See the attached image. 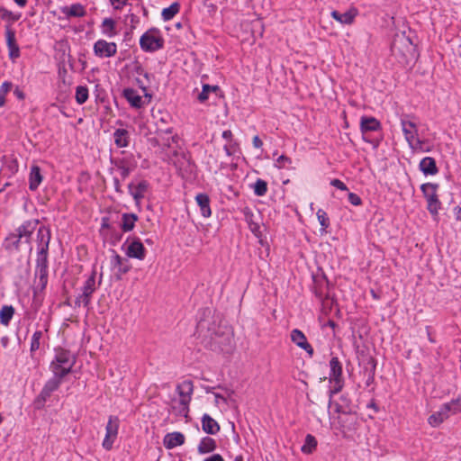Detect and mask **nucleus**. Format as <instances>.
Returning a JSON list of instances; mask_svg holds the SVG:
<instances>
[{"label":"nucleus","mask_w":461,"mask_h":461,"mask_svg":"<svg viewBox=\"0 0 461 461\" xmlns=\"http://www.w3.org/2000/svg\"><path fill=\"white\" fill-rule=\"evenodd\" d=\"M8 55L11 60L14 61L16 59L20 57V48L18 45L9 47Z\"/></svg>","instance_id":"obj_52"},{"label":"nucleus","mask_w":461,"mask_h":461,"mask_svg":"<svg viewBox=\"0 0 461 461\" xmlns=\"http://www.w3.org/2000/svg\"><path fill=\"white\" fill-rule=\"evenodd\" d=\"M313 293H314L315 296L318 299L323 300V298H324V291H323L321 286L315 285L313 287Z\"/></svg>","instance_id":"obj_59"},{"label":"nucleus","mask_w":461,"mask_h":461,"mask_svg":"<svg viewBox=\"0 0 461 461\" xmlns=\"http://www.w3.org/2000/svg\"><path fill=\"white\" fill-rule=\"evenodd\" d=\"M202 429L207 434L215 435L220 431V425L209 414L205 413L202 417Z\"/></svg>","instance_id":"obj_26"},{"label":"nucleus","mask_w":461,"mask_h":461,"mask_svg":"<svg viewBox=\"0 0 461 461\" xmlns=\"http://www.w3.org/2000/svg\"><path fill=\"white\" fill-rule=\"evenodd\" d=\"M114 143L118 148H126L130 143V134L125 129H117L113 132Z\"/></svg>","instance_id":"obj_32"},{"label":"nucleus","mask_w":461,"mask_h":461,"mask_svg":"<svg viewBox=\"0 0 461 461\" xmlns=\"http://www.w3.org/2000/svg\"><path fill=\"white\" fill-rule=\"evenodd\" d=\"M6 14L9 15V23L8 24H11V25L14 22L18 21L22 16L21 13H13L12 11H11V13H7Z\"/></svg>","instance_id":"obj_58"},{"label":"nucleus","mask_w":461,"mask_h":461,"mask_svg":"<svg viewBox=\"0 0 461 461\" xmlns=\"http://www.w3.org/2000/svg\"><path fill=\"white\" fill-rule=\"evenodd\" d=\"M40 221L38 219H30L24 221L20 226H18L14 233L26 243H30L32 235L39 225Z\"/></svg>","instance_id":"obj_17"},{"label":"nucleus","mask_w":461,"mask_h":461,"mask_svg":"<svg viewBox=\"0 0 461 461\" xmlns=\"http://www.w3.org/2000/svg\"><path fill=\"white\" fill-rule=\"evenodd\" d=\"M122 96L130 104L132 108L140 109L149 104V99L146 101L139 95L138 91L133 88H124L122 91Z\"/></svg>","instance_id":"obj_18"},{"label":"nucleus","mask_w":461,"mask_h":461,"mask_svg":"<svg viewBox=\"0 0 461 461\" xmlns=\"http://www.w3.org/2000/svg\"><path fill=\"white\" fill-rule=\"evenodd\" d=\"M402 131L409 146L412 149H422L423 141L418 138V127L414 122L407 120L405 117L401 119Z\"/></svg>","instance_id":"obj_7"},{"label":"nucleus","mask_w":461,"mask_h":461,"mask_svg":"<svg viewBox=\"0 0 461 461\" xmlns=\"http://www.w3.org/2000/svg\"><path fill=\"white\" fill-rule=\"evenodd\" d=\"M448 417L449 414L445 409V406L442 404L438 411H435L428 418V422L431 427L437 428Z\"/></svg>","instance_id":"obj_28"},{"label":"nucleus","mask_w":461,"mask_h":461,"mask_svg":"<svg viewBox=\"0 0 461 461\" xmlns=\"http://www.w3.org/2000/svg\"><path fill=\"white\" fill-rule=\"evenodd\" d=\"M22 240L14 233L10 232L5 239L3 246L7 251H19Z\"/></svg>","instance_id":"obj_30"},{"label":"nucleus","mask_w":461,"mask_h":461,"mask_svg":"<svg viewBox=\"0 0 461 461\" xmlns=\"http://www.w3.org/2000/svg\"><path fill=\"white\" fill-rule=\"evenodd\" d=\"M49 279V260L36 259L33 295L38 296L43 293L48 285Z\"/></svg>","instance_id":"obj_3"},{"label":"nucleus","mask_w":461,"mask_h":461,"mask_svg":"<svg viewBox=\"0 0 461 461\" xmlns=\"http://www.w3.org/2000/svg\"><path fill=\"white\" fill-rule=\"evenodd\" d=\"M238 149V144L234 142H228L223 146V149L227 156L230 157L235 154L236 150Z\"/></svg>","instance_id":"obj_50"},{"label":"nucleus","mask_w":461,"mask_h":461,"mask_svg":"<svg viewBox=\"0 0 461 461\" xmlns=\"http://www.w3.org/2000/svg\"><path fill=\"white\" fill-rule=\"evenodd\" d=\"M129 243L126 249V255L131 258H137L139 260H143L146 257V249L143 246L142 242L139 238H133L130 242V239L124 242L122 248Z\"/></svg>","instance_id":"obj_16"},{"label":"nucleus","mask_w":461,"mask_h":461,"mask_svg":"<svg viewBox=\"0 0 461 461\" xmlns=\"http://www.w3.org/2000/svg\"><path fill=\"white\" fill-rule=\"evenodd\" d=\"M185 443V436L183 433L175 431L165 435L163 439L164 447L167 449H172L182 446Z\"/></svg>","instance_id":"obj_22"},{"label":"nucleus","mask_w":461,"mask_h":461,"mask_svg":"<svg viewBox=\"0 0 461 461\" xmlns=\"http://www.w3.org/2000/svg\"><path fill=\"white\" fill-rule=\"evenodd\" d=\"M149 185L146 180H141L137 185L133 182L128 185L129 193L133 197L136 205H139L141 200L145 197Z\"/></svg>","instance_id":"obj_19"},{"label":"nucleus","mask_w":461,"mask_h":461,"mask_svg":"<svg viewBox=\"0 0 461 461\" xmlns=\"http://www.w3.org/2000/svg\"><path fill=\"white\" fill-rule=\"evenodd\" d=\"M180 4L178 2L172 3L168 7H166L161 12V17L164 22L172 20L176 14L180 11Z\"/></svg>","instance_id":"obj_36"},{"label":"nucleus","mask_w":461,"mask_h":461,"mask_svg":"<svg viewBox=\"0 0 461 461\" xmlns=\"http://www.w3.org/2000/svg\"><path fill=\"white\" fill-rule=\"evenodd\" d=\"M111 163L119 171L122 180L126 179L137 167V160L132 154H126L121 158L111 159Z\"/></svg>","instance_id":"obj_10"},{"label":"nucleus","mask_w":461,"mask_h":461,"mask_svg":"<svg viewBox=\"0 0 461 461\" xmlns=\"http://www.w3.org/2000/svg\"><path fill=\"white\" fill-rule=\"evenodd\" d=\"M252 188L257 196H264L267 193V183L261 178H258Z\"/></svg>","instance_id":"obj_43"},{"label":"nucleus","mask_w":461,"mask_h":461,"mask_svg":"<svg viewBox=\"0 0 461 461\" xmlns=\"http://www.w3.org/2000/svg\"><path fill=\"white\" fill-rule=\"evenodd\" d=\"M205 330L206 334H204V336L210 338L211 341L215 344H219L221 342L218 340L220 337L230 335L227 328L218 325L215 321H209L207 320H200L197 323L198 332L202 334Z\"/></svg>","instance_id":"obj_6"},{"label":"nucleus","mask_w":461,"mask_h":461,"mask_svg":"<svg viewBox=\"0 0 461 461\" xmlns=\"http://www.w3.org/2000/svg\"><path fill=\"white\" fill-rule=\"evenodd\" d=\"M252 144H253V147L256 148V149H261L262 146H263V141L261 140V139L257 135L253 138V140H252Z\"/></svg>","instance_id":"obj_61"},{"label":"nucleus","mask_w":461,"mask_h":461,"mask_svg":"<svg viewBox=\"0 0 461 461\" xmlns=\"http://www.w3.org/2000/svg\"><path fill=\"white\" fill-rule=\"evenodd\" d=\"M176 392L179 396V400L191 402L194 393V384L191 380H184L176 385Z\"/></svg>","instance_id":"obj_23"},{"label":"nucleus","mask_w":461,"mask_h":461,"mask_svg":"<svg viewBox=\"0 0 461 461\" xmlns=\"http://www.w3.org/2000/svg\"><path fill=\"white\" fill-rule=\"evenodd\" d=\"M232 132L230 130H225L222 131L221 137L226 140L228 142L232 141Z\"/></svg>","instance_id":"obj_62"},{"label":"nucleus","mask_w":461,"mask_h":461,"mask_svg":"<svg viewBox=\"0 0 461 461\" xmlns=\"http://www.w3.org/2000/svg\"><path fill=\"white\" fill-rule=\"evenodd\" d=\"M113 186H114V190H115L116 193H119V194L122 193L120 180L116 176L113 177Z\"/></svg>","instance_id":"obj_63"},{"label":"nucleus","mask_w":461,"mask_h":461,"mask_svg":"<svg viewBox=\"0 0 461 461\" xmlns=\"http://www.w3.org/2000/svg\"><path fill=\"white\" fill-rule=\"evenodd\" d=\"M291 164L292 159L289 157L281 155L276 159L274 166L278 169H284L288 168Z\"/></svg>","instance_id":"obj_47"},{"label":"nucleus","mask_w":461,"mask_h":461,"mask_svg":"<svg viewBox=\"0 0 461 461\" xmlns=\"http://www.w3.org/2000/svg\"><path fill=\"white\" fill-rule=\"evenodd\" d=\"M330 384L331 387L329 391V395L330 399H331L332 396L339 393L344 386L342 364L337 357H333L330 360Z\"/></svg>","instance_id":"obj_4"},{"label":"nucleus","mask_w":461,"mask_h":461,"mask_svg":"<svg viewBox=\"0 0 461 461\" xmlns=\"http://www.w3.org/2000/svg\"><path fill=\"white\" fill-rule=\"evenodd\" d=\"M438 187V184L436 183H425L420 185V190L427 201V209L433 216H437L441 209V202L437 194Z\"/></svg>","instance_id":"obj_5"},{"label":"nucleus","mask_w":461,"mask_h":461,"mask_svg":"<svg viewBox=\"0 0 461 461\" xmlns=\"http://www.w3.org/2000/svg\"><path fill=\"white\" fill-rule=\"evenodd\" d=\"M195 201L200 208L201 215L203 218H209L212 215L209 195L204 193H199L195 196Z\"/></svg>","instance_id":"obj_25"},{"label":"nucleus","mask_w":461,"mask_h":461,"mask_svg":"<svg viewBox=\"0 0 461 461\" xmlns=\"http://www.w3.org/2000/svg\"><path fill=\"white\" fill-rule=\"evenodd\" d=\"M113 227L110 224V219L108 217H103L101 220L100 233L105 239L108 238V231L113 230Z\"/></svg>","instance_id":"obj_49"},{"label":"nucleus","mask_w":461,"mask_h":461,"mask_svg":"<svg viewBox=\"0 0 461 461\" xmlns=\"http://www.w3.org/2000/svg\"><path fill=\"white\" fill-rule=\"evenodd\" d=\"M122 234L118 232L114 228L113 230L108 231V238L111 239V243L113 245H115L117 242H119L122 240Z\"/></svg>","instance_id":"obj_51"},{"label":"nucleus","mask_w":461,"mask_h":461,"mask_svg":"<svg viewBox=\"0 0 461 461\" xmlns=\"http://www.w3.org/2000/svg\"><path fill=\"white\" fill-rule=\"evenodd\" d=\"M331 17L341 24H352L358 15V11L356 7H351L347 12L341 14L339 11L333 10L330 14Z\"/></svg>","instance_id":"obj_21"},{"label":"nucleus","mask_w":461,"mask_h":461,"mask_svg":"<svg viewBox=\"0 0 461 461\" xmlns=\"http://www.w3.org/2000/svg\"><path fill=\"white\" fill-rule=\"evenodd\" d=\"M330 185L341 191H346L348 190V187L347 185L339 179L338 178H334L330 181Z\"/></svg>","instance_id":"obj_55"},{"label":"nucleus","mask_w":461,"mask_h":461,"mask_svg":"<svg viewBox=\"0 0 461 461\" xmlns=\"http://www.w3.org/2000/svg\"><path fill=\"white\" fill-rule=\"evenodd\" d=\"M381 129L380 122L375 117L362 116L360 120V130L361 131H376Z\"/></svg>","instance_id":"obj_29"},{"label":"nucleus","mask_w":461,"mask_h":461,"mask_svg":"<svg viewBox=\"0 0 461 461\" xmlns=\"http://www.w3.org/2000/svg\"><path fill=\"white\" fill-rule=\"evenodd\" d=\"M217 444L215 439L210 437H203L200 440L197 447V451L201 455L211 453L216 449Z\"/></svg>","instance_id":"obj_33"},{"label":"nucleus","mask_w":461,"mask_h":461,"mask_svg":"<svg viewBox=\"0 0 461 461\" xmlns=\"http://www.w3.org/2000/svg\"><path fill=\"white\" fill-rule=\"evenodd\" d=\"M89 96L88 88L86 86H78L76 88V101L78 104H85Z\"/></svg>","instance_id":"obj_40"},{"label":"nucleus","mask_w":461,"mask_h":461,"mask_svg":"<svg viewBox=\"0 0 461 461\" xmlns=\"http://www.w3.org/2000/svg\"><path fill=\"white\" fill-rule=\"evenodd\" d=\"M111 251V267L115 270L116 279L121 280L122 276L130 271L131 266L127 258L121 257L114 249H112Z\"/></svg>","instance_id":"obj_14"},{"label":"nucleus","mask_w":461,"mask_h":461,"mask_svg":"<svg viewBox=\"0 0 461 461\" xmlns=\"http://www.w3.org/2000/svg\"><path fill=\"white\" fill-rule=\"evenodd\" d=\"M138 216L134 213H123L122 216L121 228L122 231L128 232L133 230Z\"/></svg>","instance_id":"obj_35"},{"label":"nucleus","mask_w":461,"mask_h":461,"mask_svg":"<svg viewBox=\"0 0 461 461\" xmlns=\"http://www.w3.org/2000/svg\"><path fill=\"white\" fill-rule=\"evenodd\" d=\"M136 82L138 86L143 91L145 98H149V101H150L151 95L147 92L148 86L140 78H136Z\"/></svg>","instance_id":"obj_54"},{"label":"nucleus","mask_w":461,"mask_h":461,"mask_svg":"<svg viewBox=\"0 0 461 461\" xmlns=\"http://www.w3.org/2000/svg\"><path fill=\"white\" fill-rule=\"evenodd\" d=\"M448 414H456L461 412V398L453 399L452 401L443 403Z\"/></svg>","instance_id":"obj_41"},{"label":"nucleus","mask_w":461,"mask_h":461,"mask_svg":"<svg viewBox=\"0 0 461 461\" xmlns=\"http://www.w3.org/2000/svg\"><path fill=\"white\" fill-rule=\"evenodd\" d=\"M43 338V331L41 330H36L31 339V347L30 350L32 353L37 351L41 347V341Z\"/></svg>","instance_id":"obj_46"},{"label":"nucleus","mask_w":461,"mask_h":461,"mask_svg":"<svg viewBox=\"0 0 461 461\" xmlns=\"http://www.w3.org/2000/svg\"><path fill=\"white\" fill-rule=\"evenodd\" d=\"M119 426V418L117 416H110L105 426V436L102 443L105 450L109 451L113 448L118 436Z\"/></svg>","instance_id":"obj_12"},{"label":"nucleus","mask_w":461,"mask_h":461,"mask_svg":"<svg viewBox=\"0 0 461 461\" xmlns=\"http://www.w3.org/2000/svg\"><path fill=\"white\" fill-rule=\"evenodd\" d=\"M93 51L99 59L112 58L117 53V44L99 39L94 43Z\"/></svg>","instance_id":"obj_13"},{"label":"nucleus","mask_w":461,"mask_h":461,"mask_svg":"<svg viewBox=\"0 0 461 461\" xmlns=\"http://www.w3.org/2000/svg\"><path fill=\"white\" fill-rule=\"evenodd\" d=\"M190 402H185V400L175 401L172 404V410L176 416L186 418L189 413Z\"/></svg>","instance_id":"obj_34"},{"label":"nucleus","mask_w":461,"mask_h":461,"mask_svg":"<svg viewBox=\"0 0 461 461\" xmlns=\"http://www.w3.org/2000/svg\"><path fill=\"white\" fill-rule=\"evenodd\" d=\"M348 202L355 206H359L362 204V199L358 194L355 193L348 194Z\"/></svg>","instance_id":"obj_53"},{"label":"nucleus","mask_w":461,"mask_h":461,"mask_svg":"<svg viewBox=\"0 0 461 461\" xmlns=\"http://www.w3.org/2000/svg\"><path fill=\"white\" fill-rule=\"evenodd\" d=\"M317 219L319 221L321 229L325 230L330 226V219L326 212L322 209H319L316 212Z\"/></svg>","instance_id":"obj_48"},{"label":"nucleus","mask_w":461,"mask_h":461,"mask_svg":"<svg viewBox=\"0 0 461 461\" xmlns=\"http://www.w3.org/2000/svg\"><path fill=\"white\" fill-rule=\"evenodd\" d=\"M291 340L300 348L305 350L312 357L314 354V349L312 345L307 341L303 332L298 329H294L291 331Z\"/></svg>","instance_id":"obj_20"},{"label":"nucleus","mask_w":461,"mask_h":461,"mask_svg":"<svg viewBox=\"0 0 461 461\" xmlns=\"http://www.w3.org/2000/svg\"><path fill=\"white\" fill-rule=\"evenodd\" d=\"M329 407L333 408L335 412L340 414L339 416V423L343 432L356 429L357 417L355 414L347 411L337 402L332 403L331 399H330Z\"/></svg>","instance_id":"obj_11"},{"label":"nucleus","mask_w":461,"mask_h":461,"mask_svg":"<svg viewBox=\"0 0 461 461\" xmlns=\"http://www.w3.org/2000/svg\"><path fill=\"white\" fill-rule=\"evenodd\" d=\"M317 447V439L312 434H307L301 450L304 454H312Z\"/></svg>","instance_id":"obj_39"},{"label":"nucleus","mask_w":461,"mask_h":461,"mask_svg":"<svg viewBox=\"0 0 461 461\" xmlns=\"http://www.w3.org/2000/svg\"><path fill=\"white\" fill-rule=\"evenodd\" d=\"M96 272L93 270L91 275L85 281L81 290L82 293L77 296L75 300V306L80 307L83 305L84 307L89 309L92 294L97 289L96 282H95Z\"/></svg>","instance_id":"obj_8"},{"label":"nucleus","mask_w":461,"mask_h":461,"mask_svg":"<svg viewBox=\"0 0 461 461\" xmlns=\"http://www.w3.org/2000/svg\"><path fill=\"white\" fill-rule=\"evenodd\" d=\"M14 314L12 305H4L0 310V323L8 326Z\"/></svg>","instance_id":"obj_38"},{"label":"nucleus","mask_w":461,"mask_h":461,"mask_svg":"<svg viewBox=\"0 0 461 461\" xmlns=\"http://www.w3.org/2000/svg\"><path fill=\"white\" fill-rule=\"evenodd\" d=\"M13 88V83L10 81H5L0 86V108L4 107L6 103V95Z\"/></svg>","instance_id":"obj_44"},{"label":"nucleus","mask_w":461,"mask_h":461,"mask_svg":"<svg viewBox=\"0 0 461 461\" xmlns=\"http://www.w3.org/2000/svg\"><path fill=\"white\" fill-rule=\"evenodd\" d=\"M101 32L104 35L112 38L116 35L115 22L112 18H105L101 24Z\"/></svg>","instance_id":"obj_37"},{"label":"nucleus","mask_w":461,"mask_h":461,"mask_svg":"<svg viewBox=\"0 0 461 461\" xmlns=\"http://www.w3.org/2000/svg\"><path fill=\"white\" fill-rule=\"evenodd\" d=\"M203 461H224V459L220 454H213L211 456L203 459Z\"/></svg>","instance_id":"obj_64"},{"label":"nucleus","mask_w":461,"mask_h":461,"mask_svg":"<svg viewBox=\"0 0 461 461\" xmlns=\"http://www.w3.org/2000/svg\"><path fill=\"white\" fill-rule=\"evenodd\" d=\"M219 89L218 86H210L208 84L203 85L202 92L199 93L197 99L200 103H204L208 100L211 92H216Z\"/></svg>","instance_id":"obj_45"},{"label":"nucleus","mask_w":461,"mask_h":461,"mask_svg":"<svg viewBox=\"0 0 461 461\" xmlns=\"http://www.w3.org/2000/svg\"><path fill=\"white\" fill-rule=\"evenodd\" d=\"M5 35L7 48L18 45L16 42L15 31L12 28L11 24L5 26Z\"/></svg>","instance_id":"obj_42"},{"label":"nucleus","mask_w":461,"mask_h":461,"mask_svg":"<svg viewBox=\"0 0 461 461\" xmlns=\"http://www.w3.org/2000/svg\"><path fill=\"white\" fill-rule=\"evenodd\" d=\"M375 364L373 366V368L368 373L366 380V385L369 386L372 384L375 381Z\"/></svg>","instance_id":"obj_57"},{"label":"nucleus","mask_w":461,"mask_h":461,"mask_svg":"<svg viewBox=\"0 0 461 461\" xmlns=\"http://www.w3.org/2000/svg\"><path fill=\"white\" fill-rule=\"evenodd\" d=\"M51 240V231L48 226L38 228L36 234L37 257L36 259L48 260L49 246Z\"/></svg>","instance_id":"obj_9"},{"label":"nucleus","mask_w":461,"mask_h":461,"mask_svg":"<svg viewBox=\"0 0 461 461\" xmlns=\"http://www.w3.org/2000/svg\"><path fill=\"white\" fill-rule=\"evenodd\" d=\"M165 40L158 28H150L140 39V49L145 52H155L164 47Z\"/></svg>","instance_id":"obj_2"},{"label":"nucleus","mask_w":461,"mask_h":461,"mask_svg":"<svg viewBox=\"0 0 461 461\" xmlns=\"http://www.w3.org/2000/svg\"><path fill=\"white\" fill-rule=\"evenodd\" d=\"M419 169L425 176H435L438 173V168L437 167V163L434 158L432 157H425L423 158L419 164Z\"/></svg>","instance_id":"obj_24"},{"label":"nucleus","mask_w":461,"mask_h":461,"mask_svg":"<svg viewBox=\"0 0 461 461\" xmlns=\"http://www.w3.org/2000/svg\"><path fill=\"white\" fill-rule=\"evenodd\" d=\"M110 2L115 10H122L128 5V0H110Z\"/></svg>","instance_id":"obj_56"},{"label":"nucleus","mask_w":461,"mask_h":461,"mask_svg":"<svg viewBox=\"0 0 461 461\" xmlns=\"http://www.w3.org/2000/svg\"><path fill=\"white\" fill-rule=\"evenodd\" d=\"M62 380L63 378L53 375V376L45 383L37 397L36 402L38 404H43L50 397L51 393L59 388Z\"/></svg>","instance_id":"obj_15"},{"label":"nucleus","mask_w":461,"mask_h":461,"mask_svg":"<svg viewBox=\"0 0 461 461\" xmlns=\"http://www.w3.org/2000/svg\"><path fill=\"white\" fill-rule=\"evenodd\" d=\"M7 13H11L10 10H7L6 8L0 6V19L4 21L9 22V15H7Z\"/></svg>","instance_id":"obj_60"},{"label":"nucleus","mask_w":461,"mask_h":461,"mask_svg":"<svg viewBox=\"0 0 461 461\" xmlns=\"http://www.w3.org/2000/svg\"><path fill=\"white\" fill-rule=\"evenodd\" d=\"M54 351L55 355L49 368L54 375L64 378L71 373L77 358L69 350L63 348H56Z\"/></svg>","instance_id":"obj_1"},{"label":"nucleus","mask_w":461,"mask_h":461,"mask_svg":"<svg viewBox=\"0 0 461 461\" xmlns=\"http://www.w3.org/2000/svg\"><path fill=\"white\" fill-rule=\"evenodd\" d=\"M60 11L68 18L83 17L86 15L85 7L81 4H73L70 6L61 7Z\"/></svg>","instance_id":"obj_31"},{"label":"nucleus","mask_w":461,"mask_h":461,"mask_svg":"<svg viewBox=\"0 0 461 461\" xmlns=\"http://www.w3.org/2000/svg\"><path fill=\"white\" fill-rule=\"evenodd\" d=\"M43 180L41 171L39 166H32L29 174V189L36 191Z\"/></svg>","instance_id":"obj_27"}]
</instances>
